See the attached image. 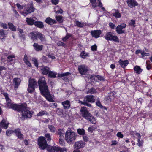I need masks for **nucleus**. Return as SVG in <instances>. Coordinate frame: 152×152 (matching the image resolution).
I'll list each match as a JSON object with an SVG mask.
<instances>
[{
	"mask_svg": "<svg viewBox=\"0 0 152 152\" xmlns=\"http://www.w3.org/2000/svg\"><path fill=\"white\" fill-rule=\"evenodd\" d=\"M37 39L38 38L42 42L46 41V39L44 35L39 32H37Z\"/></svg>",
	"mask_w": 152,
	"mask_h": 152,
	"instance_id": "nucleus-26",
	"label": "nucleus"
},
{
	"mask_svg": "<svg viewBox=\"0 0 152 152\" xmlns=\"http://www.w3.org/2000/svg\"><path fill=\"white\" fill-rule=\"evenodd\" d=\"M3 95L5 96V99L6 101V106L9 109H11V105L15 104L12 103L11 102V99L8 96V94L6 93H3Z\"/></svg>",
	"mask_w": 152,
	"mask_h": 152,
	"instance_id": "nucleus-10",
	"label": "nucleus"
},
{
	"mask_svg": "<svg viewBox=\"0 0 152 152\" xmlns=\"http://www.w3.org/2000/svg\"><path fill=\"white\" fill-rule=\"evenodd\" d=\"M37 144L39 148L42 150L45 149L48 146L45 137L43 136L39 137L38 140Z\"/></svg>",
	"mask_w": 152,
	"mask_h": 152,
	"instance_id": "nucleus-5",
	"label": "nucleus"
},
{
	"mask_svg": "<svg viewBox=\"0 0 152 152\" xmlns=\"http://www.w3.org/2000/svg\"><path fill=\"white\" fill-rule=\"evenodd\" d=\"M5 33L4 32L3 30H1V31H0V39L2 40L5 39Z\"/></svg>",
	"mask_w": 152,
	"mask_h": 152,
	"instance_id": "nucleus-46",
	"label": "nucleus"
},
{
	"mask_svg": "<svg viewBox=\"0 0 152 152\" xmlns=\"http://www.w3.org/2000/svg\"><path fill=\"white\" fill-rule=\"evenodd\" d=\"M8 25L9 28L11 31H16V26H15L11 22H8Z\"/></svg>",
	"mask_w": 152,
	"mask_h": 152,
	"instance_id": "nucleus-33",
	"label": "nucleus"
},
{
	"mask_svg": "<svg viewBox=\"0 0 152 152\" xmlns=\"http://www.w3.org/2000/svg\"><path fill=\"white\" fill-rule=\"evenodd\" d=\"M117 137L119 138H122L124 137V135L120 132H118L116 134Z\"/></svg>",
	"mask_w": 152,
	"mask_h": 152,
	"instance_id": "nucleus-62",
	"label": "nucleus"
},
{
	"mask_svg": "<svg viewBox=\"0 0 152 152\" xmlns=\"http://www.w3.org/2000/svg\"><path fill=\"white\" fill-rule=\"evenodd\" d=\"M71 75V73L67 72L64 73H58V77H59L61 78L64 77H67Z\"/></svg>",
	"mask_w": 152,
	"mask_h": 152,
	"instance_id": "nucleus-37",
	"label": "nucleus"
},
{
	"mask_svg": "<svg viewBox=\"0 0 152 152\" xmlns=\"http://www.w3.org/2000/svg\"><path fill=\"white\" fill-rule=\"evenodd\" d=\"M76 26L79 28H83L84 26H87V24L86 23L83 22L81 23L78 20H76L75 22Z\"/></svg>",
	"mask_w": 152,
	"mask_h": 152,
	"instance_id": "nucleus-28",
	"label": "nucleus"
},
{
	"mask_svg": "<svg viewBox=\"0 0 152 152\" xmlns=\"http://www.w3.org/2000/svg\"><path fill=\"white\" fill-rule=\"evenodd\" d=\"M97 46L96 44H95L91 46V50L92 51H95L97 50Z\"/></svg>",
	"mask_w": 152,
	"mask_h": 152,
	"instance_id": "nucleus-55",
	"label": "nucleus"
},
{
	"mask_svg": "<svg viewBox=\"0 0 152 152\" xmlns=\"http://www.w3.org/2000/svg\"><path fill=\"white\" fill-rule=\"evenodd\" d=\"M11 106L12 109L18 112H21L22 117L27 118H31L34 113L33 111H30L28 109L27 104L26 103H21L20 104L15 103Z\"/></svg>",
	"mask_w": 152,
	"mask_h": 152,
	"instance_id": "nucleus-2",
	"label": "nucleus"
},
{
	"mask_svg": "<svg viewBox=\"0 0 152 152\" xmlns=\"http://www.w3.org/2000/svg\"><path fill=\"white\" fill-rule=\"evenodd\" d=\"M65 139L69 143H71L75 140L77 136L76 133L72 131L70 128L67 130L65 134Z\"/></svg>",
	"mask_w": 152,
	"mask_h": 152,
	"instance_id": "nucleus-4",
	"label": "nucleus"
},
{
	"mask_svg": "<svg viewBox=\"0 0 152 152\" xmlns=\"http://www.w3.org/2000/svg\"><path fill=\"white\" fill-rule=\"evenodd\" d=\"M141 54L142 55V58H143L145 56H147L148 55V53H146L144 51H142L141 52Z\"/></svg>",
	"mask_w": 152,
	"mask_h": 152,
	"instance_id": "nucleus-60",
	"label": "nucleus"
},
{
	"mask_svg": "<svg viewBox=\"0 0 152 152\" xmlns=\"http://www.w3.org/2000/svg\"><path fill=\"white\" fill-rule=\"evenodd\" d=\"M33 46L34 49L37 52L41 51L43 49V45H39L37 43H34Z\"/></svg>",
	"mask_w": 152,
	"mask_h": 152,
	"instance_id": "nucleus-22",
	"label": "nucleus"
},
{
	"mask_svg": "<svg viewBox=\"0 0 152 152\" xmlns=\"http://www.w3.org/2000/svg\"><path fill=\"white\" fill-rule=\"evenodd\" d=\"M146 68L147 70H149L151 69L152 66L150 64L149 61H147L146 62Z\"/></svg>",
	"mask_w": 152,
	"mask_h": 152,
	"instance_id": "nucleus-44",
	"label": "nucleus"
},
{
	"mask_svg": "<svg viewBox=\"0 0 152 152\" xmlns=\"http://www.w3.org/2000/svg\"><path fill=\"white\" fill-rule=\"evenodd\" d=\"M80 103L81 104L84 105L85 106H86L88 107H90L91 106V105L89 103V102H87L86 101H84V100L83 101H80Z\"/></svg>",
	"mask_w": 152,
	"mask_h": 152,
	"instance_id": "nucleus-45",
	"label": "nucleus"
},
{
	"mask_svg": "<svg viewBox=\"0 0 152 152\" xmlns=\"http://www.w3.org/2000/svg\"><path fill=\"white\" fill-rule=\"evenodd\" d=\"M101 34L102 31L100 30H92L91 32V35L92 37L95 38H97L99 37Z\"/></svg>",
	"mask_w": 152,
	"mask_h": 152,
	"instance_id": "nucleus-14",
	"label": "nucleus"
},
{
	"mask_svg": "<svg viewBox=\"0 0 152 152\" xmlns=\"http://www.w3.org/2000/svg\"><path fill=\"white\" fill-rule=\"evenodd\" d=\"M48 126L50 132L52 133H54L55 132L56 128L54 126L52 125H48Z\"/></svg>",
	"mask_w": 152,
	"mask_h": 152,
	"instance_id": "nucleus-48",
	"label": "nucleus"
},
{
	"mask_svg": "<svg viewBox=\"0 0 152 152\" xmlns=\"http://www.w3.org/2000/svg\"><path fill=\"white\" fill-rule=\"evenodd\" d=\"M126 26V24L122 23L118 25L116 28V30L118 34H120L125 33V30H123Z\"/></svg>",
	"mask_w": 152,
	"mask_h": 152,
	"instance_id": "nucleus-9",
	"label": "nucleus"
},
{
	"mask_svg": "<svg viewBox=\"0 0 152 152\" xmlns=\"http://www.w3.org/2000/svg\"><path fill=\"white\" fill-rule=\"evenodd\" d=\"M98 99L99 100L96 102V105L100 108L102 107V105L101 104V103L99 99Z\"/></svg>",
	"mask_w": 152,
	"mask_h": 152,
	"instance_id": "nucleus-56",
	"label": "nucleus"
},
{
	"mask_svg": "<svg viewBox=\"0 0 152 152\" xmlns=\"http://www.w3.org/2000/svg\"><path fill=\"white\" fill-rule=\"evenodd\" d=\"M80 56L81 58L83 59H85L86 57L89 56V53L84 51H83L80 53Z\"/></svg>",
	"mask_w": 152,
	"mask_h": 152,
	"instance_id": "nucleus-36",
	"label": "nucleus"
},
{
	"mask_svg": "<svg viewBox=\"0 0 152 152\" xmlns=\"http://www.w3.org/2000/svg\"><path fill=\"white\" fill-rule=\"evenodd\" d=\"M138 137V142L137 143V145L139 147H140L142 145V142L141 141H140V139H141V136L140 135V134L138 133H136L135 134Z\"/></svg>",
	"mask_w": 152,
	"mask_h": 152,
	"instance_id": "nucleus-32",
	"label": "nucleus"
},
{
	"mask_svg": "<svg viewBox=\"0 0 152 152\" xmlns=\"http://www.w3.org/2000/svg\"><path fill=\"white\" fill-rule=\"evenodd\" d=\"M105 39L107 41H112L116 42H119L118 38L117 36L114 35L111 32H107L104 36Z\"/></svg>",
	"mask_w": 152,
	"mask_h": 152,
	"instance_id": "nucleus-6",
	"label": "nucleus"
},
{
	"mask_svg": "<svg viewBox=\"0 0 152 152\" xmlns=\"http://www.w3.org/2000/svg\"><path fill=\"white\" fill-rule=\"evenodd\" d=\"M42 72V74L44 75H47L50 71V68L47 66H43L40 68Z\"/></svg>",
	"mask_w": 152,
	"mask_h": 152,
	"instance_id": "nucleus-20",
	"label": "nucleus"
},
{
	"mask_svg": "<svg viewBox=\"0 0 152 152\" xmlns=\"http://www.w3.org/2000/svg\"><path fill=\"white\" fill-rule=\"evenodd\" d=\"M39 90L41 95L48 101L54 102L51 94L48 88L45 79L44 77H41L38 81Z\"/></svg>",
	"mask_w": 152,
	"mask_h": 152,
	"instance_id": "nucleus-1",
	"label": "nucleus"
},
{
	"mask_svg": "<svg viewBox=\"0 0 152 152\" xmlns=\"http://www.w3.org/2000/svg\"><path fill=\"white\" fill-rule=\"evenodd\" d=\"M9 124V123L8 122L7 120L4 118L0 122V126L1 127L5 129L8 128Z\"/></svg>",
	"mask_w": 152,
	"mask_h": 152,
	"instance_id": "nucleus-17",
	"label": "nucleus"
},
{
	"mask_svg": "<svg viewBox=\"0 0 152 152\" xmlns=\"http://www.w3.org/2000/svg\"><path fill=\"white\" fill-rule=\"evenodd\" d=\"M63 130V129H58L57 134L59 136L60 138H64Z\"/></svg>",
	"mask_w": 152,
	"mask_h": 152,
	"instance_id": "nucleus-42",
	"label": "nucleus"
},
{
	"mask_svg": "<svg viewBox=\"0 0 152 152\" xmlns=\"http://www.w3.org/2000/svg\"><path fill=\"white\" fill-rule=\"evenodd\" d=\"M57 73L53 71H50L48 74V77L50 78H55L56 77Z\"/></svg>",
	"mask_w": 152,
	"mask_h": 152,
	"instance_id": "nucleus-35",
	"label": "nucleus"
},
{
	"mask_svg": "<svg viewBox=\"0 0 152 152\" xmlns=\"http://www.w3.org/2000/svg\"><path fill=\"white\" fill-rule=\"evenodd\" d=\"M56 112L58 115H61L63 114V110L60 108H57L56 109Z\"/></svg>",
	"mask_w": 152,
	"mask_h": 152,
	"instance_id": "nucleus-52",
	"label": "nucleus"
},
{
	"mask_svg": "<svg viewBox=\"0 0 152 152\" xmlns=\"http://www.w3.org/2000/svg\"><path fill=\"white\" fill-rule=\"evenodd\" d=\"M45 22L48 24L51 25L56 24L57 23L56 20L53 19L50 17H47L46 18Z\"/></svg>",
	"mask_w": 152,
	"mask_h": 152,
	"instance_id": "nucleus-21",
	"label": "nucleus"
},
{
	"mask_svg": "<svg viewBox=\"0 0 152 152\" xmlns=\"http://www.w3.org/2000/svg\"><path fill=\"white\" fill-rule=\"evenodd\" d=\"M126 2L128 6L130 8H134L139 6L138 3L136 0H127Z\"/></svg>",
	"mask_w": 152,
	"mask_h": 152,
	"instance_id": "nucleus-11",
	"label": "nucleus"
},
{
	"mask_svg": "<svg viewBox=\"0 0 152 152\" xmlns=\"http://www.w3.org/2000/svg\"><path fill=\"white\" fill-rule=\"evenodd\" d=\"M57 45L58 46H62L65 48L66 47V45L63 42L61 41H58L57 43Z\"/></svg>",
	"mask_w": 152,
	"mask_h": 152,
	"instance_id": "nucleus-51",
	"label": "nucleus"
},
{
	"mask_svg": "<svg viewBox=\"0 0 152 152\" xmlns=\"http://www.w3.org/2000/svg\"><path fill=\"white\" fill-rule=\"evenodd\" d=\"M105 101H106L107 102L109 103L111 102L112 99L108 95V96H107L105 97Z\"/></svg>",
	"mask_w": 152,
	"mask_h": 152,
	"instance_id": "nucleus-57",
	"label": "nucleus"
},
{
	"mask_svg": "<svg viewBox=\"0 0 152 152\" xmlns=\"http://www.w3.org/2000/svg\"><path fill=\"white\" fill-rule=\"evenodd\" d=\"M82 116L85 119L89 121L92 124H95L96 120L93 116L90 113L85 107H82L80 109Z\"/></svg>",
	"mask_w": 152,
	"mask_h": 152,
	"instance_id": "nucleus-3",
	"label": "nucleus"
},
{
	"mask_svg": "<svg viewBox=\"0 0 152 152\" xmlns=\"http://www.w3.org/2000/svg\"><path fill=\"white\" fill-rule=\"evenodd\" d=\"M1 26L4 29H6L7 28V25L6 23H0Z\"/></svg>",
	"mask_w": 152,
	"mask_h": 152,
	"instance_id": "nucleus-61",
	"label": "nucleus"
},
{
	"mask_svg": "<svg viewBox=\"0 0 152 152\" xmlns=\"http://www.w3.org/2000/svg\"><path fill=\"white\" fill-rule=\"evenodd\" d=\"M61 104L63 106L64 109L65 110H68L70 108L71 104L70 102L68 100H66L62 102L61 103Z\"/></svg>",
	"mask_w": 152,
	"mask_h": 152,
	"instance_id": "nucleus-18",
	"label": "nucleus"
},
{
	"mask_svg": "<svg viewBox=\"0 0 152 152\" xmlns=\"http://www.w3.org/2000/svg\"><path fill=\"white\" fill-rule=\"evenodd\" d=\"M115 12L113 14V16H114L116 18H119L121 17V14L120 12V11L117 9L115 10Z\"/></svg>",
	"mask_w": 152,
	"mask_h": 152,
	"instance_id": "nucleus-27",
	"label": "nucleus"
},
{
	"mask_svg": "<svg viewBox=\"0 0 152 152\" xmlns=\"http://www.w3.org/2000/svg\"><path fill=\"white\" fill-rule=\"evenodd\" d=\"M27 91L28 93L32 94L35 91V87L28 85Z\"/></svg>",
	"mask_w": 152,
	"mask_h": 152,
	"instance_id": "nucleus-40",
	"label": "nucleus"
},
{
	"mask_svg": "<svg viewBox=\"0 0 152 152\" xmlns=\"http://www.w3.org/2000/svg\"><path fill=\"white\" fill-rule=\"evenodd\" d=\"M116 93L115 91H113L110 92L108 94V95L112 99H113L115 97V94Z\"/></svg>",
	"mask_w": 152,
	"mask_h": 152,
	"instance_id": "nucleus-47",
	"label": "nucleus"
},
{
	"mask_svg": "<svg viewBox=\"0 0 152 152\" xmlns=\"http://www.w3.org/2000/svg\"><path fill=\"white\" fill-rule=\"evenodd\" d=\"M37 84V82L34 78H30L28 80V85L35 87Z\"/></svg>",
	"mask_w": 152,
	"mask_h": 152,
	"instance_id": "nucleus-25",
	"label": "nucleus"
},
{
	"mask_svg": "<svg viewBox=\"0 0 152 152\" xmlns=\"http://www.w3.org/2000/svg\"><path fill=\"white\" fill-rule=\"evenodd\" d=\"M55 18L56 21H57L59 23H62L63 22V16L61 15H56L55 16Z\"/></svg>",
	"mask_w": 152,
	"mask_h": 152,
	"instance_id": "nucleus-38",
	"label": "nucleus"
},
{
	"mask_svg": "<svg viewBox=\"0 0 152 152\" xmlns=\"http://www.w3.org/2000/svg\"><path fill=\"white\" fill-rule=\"evenodd\" d=\"M78 133L80 135H84L85 133V131L83 129L79 128L77 130Z\"/></svg>",
	"mask_w": 152,
	"mask_h": 152,
	"instance_id": "nucleus-43",
	"label": "nucleus"
},
{
	"mask_svg": "<svg viewBox=\"0 0 152 152\" xmlns=\"http://www.w3.org/2000/svg\"><path fill=\"white\" fill-rule=\"evenodd\" d=\"M83 100L90 103H94L95 102V96L93 95H87L84 98Z\"/></svg>",
	"mask_w": 152,
	"mask_h": 152,
	"instance_id": "nucleus-12",
	"label": "nucleus"
},
{
	"mask_svg": "<svg viewBox=\"0 0 152 152\" xmlns=\"http://www.w3.org/2000/svg\"><path fill=\"white\" fill-rule=\"evenodd\" d=\"M13 133V130L8 129L6 132V135L8 136H10L11 134Z\"/></svg>",
	"mask_w": 152,
	"mask_h": 152,
	"instance_id": "nucleus-50",
	"label": "nucleus"
},
{
	"mask_svg": "<svg viewBox=\"0 0 152 152\" xmlns=\"http://www.w3.org/2000/svg\"><path fill=\"white\" fill-rule=\"evenodd\" d=\"M34 25L37 27L42 28L44 27V25L42 22L40 21H35Z\"/></svg>",
	"mask_w": 152,
	"mask_h": 152,
	"instance_id": "nucleus-29",
	"label": "nucleus"
},
{
	"mask_svg": "<svg viewBox=\"0 0 152 152\" xmlns=\"http://www.w3.org/2000/svg\"><path fill=\"white\" fill-rule=\"evenodd\" d=\"M37 32H32L30 33L31 38L33 41L37 40Z\"/></svg>",
	"mask_w": 152,
	"mask_h": 152,
	"instance_id": "nucleus-30",
	"label": "nucleus"
},
{
	"mask_svg": "<svg viewBox=\"0 0 152 152\" xmlns=\"http://www.w3.org/2000/svg\"><path fill=\"white\" fill-rule=\"evenodd\" d=\"M59 1V0H51L52 3L54 5H56Z\"/></svg>",
	"mask_w": 152,
	"mask_h": 152,
	"instance_id": "nucleus-63",
	"label": "nucleus"
},
{
	"mask_svg": "<svg viewBox=\"0 0 152 152\" xmlns=\"http://www.w3.org/2000/svg\"><path fill=\"white\" fill-rule=\"evenodd\" d=\"M35 20L31 17H27L26 18V21L28 25L32 26L34 24L35 22Z\"/></svg>",
	"mask_w": 152,
	"mask_h": 152,
	"instance_id": "nucleus-23",
	"label": "nucleus"
},
{
	"mask_svg": "<svg viewBox=\"0 0 152 152\" xmlns=\"http://www.w3.org/2000/svg\"><path fill=\"white\" fill-rule=\"evenodd\" d=\"M13 85L14 86V88L15 90H16L20 84L21 80L20 78L16 77L13 79Z\"/></svg>",
	"mask_w": 152,
	"mask_h": 152,
	"instance_id": "nucleus-13",
	"label": "nucleus"
},
{
	"mask_svg": "<svg viewBox=\"0 0 152 152\" xmlns=\"http://www.w3.org/2000/svg\"><path fill=\"white\" fill-rule=\"evenodd\" d=\"M53 149L54 151V152H64L66 151V149L65 148L54 146L53 147Z\"/></svg>",
	"mask_w": 152,
	"mask_h": 152,
	"instance_id": "nucleus-24",
	"label": "nucleus"
},
{
	"mask_svg": "<svg viewBox=\"0 0 152 152\" xmlns=\"http://www.w3.org/2000/svg\"><path fill=\"white\" fill-rule=\"evenodd\" d=\"M86 145V143L82 140L78 141L76 142L74 145L75 147L78 150L84 147Z\"/></svg>",
	"mask_w": 152,
	"mask_h": 152,
	"instance_id": "nucleus-16",
	"label": "nucleus"
},
{
	"mask_svg": "<svg viewBox=\"0 0 152 152\" xmlns=\"http://www.w3.org/2000/svg\"><path fill=\"white\" fill-rule=\"evenodd\" d=\"M13 133H15L18 139L22 140L23 138V135L21 134L20 130L19 128L14 129Z\"/></svg>",
	"mask_w": 152,
	"mask_h": 152,
	"instance_id": "nucleus-15",
	"label": "nucleus"
},
{
	"mask_svg": "<svg viewBox=\"0 0 152 152\" xmlns=\"http://www.w3.org/2000/svg\"><path fill=\"white\" fill-rule=\"evenodd\" d=\"M88 92L89 93L93 94L94 93H96L97 92V91L94 88H92L89 90Z\"/></svg>",
	"mask_w": 152,
	"mask_h": 152,
	"instance_id": "nucleus-54",
	"label": "nucleus"
},
{
	"mask_svg": "<svg viewBox=\"0 0 152 152\" xmlns=\"http://www.w3.org/2000/svg\"><path fill=\"white\" fill-rule=\"evenodd\" d=\"M134 69L135 72L138 74L141 73L142 71V69L137 65L134 66Z\"/></svg>",
	"mask_w": 152,
	"mask_h": 152,
	"instance_id": "nucleus-31",
	"label": "nucleus"
},
{
	"mask_svg": "<svg viewBox=\"0 0 152 152\" xmlns=\"http://www.w3.org/2000/svg\"><path fill=\"white\" fill-rule=\"evenodd\" d=\"M78 70L81 75H85L88 71L87 66L85 64L80 65L78 66Z\"/></svg>",
	"mask_w": 152,
	"mask_h": 152,
	"instance_id": "nucleus-8",
	"label": "nucleus"
},
{
	"mask_svg": "<svg viewBox=\"0 0 152 152\" xmlns=\"http://www.w3.org/2000/svg\"><path fill=\"white\" fill-rule=\"evenodd\" d=\"M118 62L121 66L123 69H125L129 64V61L127 60L123 61L120 59Z\"/></svg>",
	"mask_w": 152,
	"mask_h": 152,
	"instance_id": "nucleus-19",
	"label": "nucleus"
},
{
	"mask_svg": "<svg viewBox=\"0 0 152 152\" xmlns=\"http://www.w3.org/2000/svg\"><path fill=\"white\" fill-rule=\"evenodd\" d=\"M72 34H69V33H67L66 34V36L62 38V40L63 42H65L70 37H72Z\"/></svg>",
	"mask_w": 152,
	"mask_h": 152,
	"instance_id": "nucleus-41",
	"label": "nucleus"
},
{
	"mask_svg": "<svg viewBox=\"0 0 152 152\" xmlns=\"http://www.w3.org/2000/svg\"><path fill=\"white\" fill-rule=\"evenodd\" d=\"M45 137L47 138V141H49L51 140V137L50 135L48 133L45 134Z\"/></svg>",
	"mask_w": 152,
	"mask_h": 152,
	"instance_id": "nucleus-59",
	"label": "nucleus"
},
{
	"mask_svg": "<svg viewBox=\"0 0 152 152\" xmlns=\"http://www.w3.org/2000/svg\"><path fill=\"white\" fill-rule=\"evenodd\" d=\"M34 8L31 5H28L23 11L22 14L24 16H26L27 14L34 12Z\"/></svg>",
	"mask_w": 152,
	"mask_h": 152,
	"instance_id": "nucleus-7",
	"label": "nucleus"
},
{
	"mask_svg": "<svg viewBox=\"0 0 152 152\" xmlns=\"http://www.w3.org/2000/svg\"><path fill=\"white\" fill-rule=\"evenodd\" d=\"M19 36L21 39H23V40H24L26 39L25 35L24 34H19Z\"/></svg>",
	"mask_w": 152,
	"mask_h": 152,
	"instance_id": "nucleus-64",
	"label": "nucleus"
},
{
	"mask_svg": "<svg viewBox=\"0 0 152 152\" xmlns=\"http://www.w3.org/2000/svg\"><path fill=\"white\" fill-rule=\"evenodd\" d=\"M55 12L56 13L61 14L63 12V10L58 5L56 6L55 7Z\"/></svg>",
	"mask_w": 152,
	"mask_h": 152,
	"instance_id": "nucleus-34",
	"label": "nucleus"
},
{
	"mask_svg": "<svg viewBox=\"0 0 152 152\" xmlns=\"http://www.w3.org/2000/svg\"><path fill=\"white\" fill-rule=\"evenodd\" d=\"M135 21L133 19L131 20V22L129 23V25L131 26H132L133 27H135Z\"/></svg>",
	"mask_w": 152,
	"mask_h": 152,
	"instance_id": "nucleus-58",
	"label": "nucleus"
},
{
	"mask_svg": "<svg viewBox=\"0 0 152 152\" xmlns=\"http://www.w3.org/2000/svg\"><path fill=\"white\" fill-rule=\"evenodd\" d=\"M95 77L97 78L98 80L100 81H104L105 79L104 77L98 75H95Z\"/></svg>",
	"mask_w": 152,
	"mask_h": 152,
	"instance_id": "nucleus-53",
	"label": "nucleus"
},
{
	"mask_svg": "<svg viewBox=\"0 0 152 152\" xmlns=\"http://www.w3.org/2000/svg\"><path fill=\"white\" fill-rule=\"evenodd\" d=\"M15 58V56L12 54L9 56L7 58L8 61L9 62L12 61L13 60V58Z\"/></svg>",
	"mask_w": 152,
	"mask_h": 152,
	"instance_id": "nucleus-49",
	"label": "nucleus"
},
{
	"mask_svg": "<svg viewBox=\"0 0 152 152\" xmlns=\"http://www.w3.org/2000/svg\"><path fill=\"white\" fill-rule=\"evenodd\" d=\"M48 115V113L46 111L41 110L37 114L36 116L37 117L42 116L45 115Z\"/></svg>",
	"mask_w": 152,
	"mask_h": 152,
	"instance_id": "nucleus-39",
	"label": "nucleus"
}]
</instances>
